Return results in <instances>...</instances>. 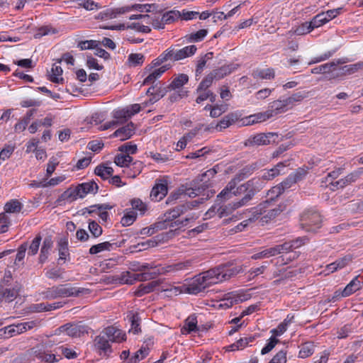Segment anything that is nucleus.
Segmentation results:
<instances>
[{
    "mask_svg": "<svg viewBox=\"0 0 363 363\" xmlns=\"http://www.w3.org/2000/svg\"><path fill=\"white\" fill-rule=\"evenodd\" d=\"M115 243H111L109 242H104L97 245H92L89 250L90 255H96L103 251H111L113 249V246Z\"/></svg>",
    "mask_w": 363,
    "mask_h": 363,
    "instance_id": "nucleus-33",
    "label": "nucleus"
},
{
    "mask_svg": "<svg viewBox=\"0 0 363 363\" xmlns=\"http://www.w3.org/2000/svg\"><path fill=\"white\" fill-rule=\"evenodd\" d=\"M286 209V206L284 204H280L278 207H276L273 209H270L266 211V213L261 218V220L264 223H267L269 220L274 219L278 215H279L282 211Z\"/></svg>",
    "mask_w": 363,
    "mask_h": 363,
    "instance_id": "nucleus-31",
    "label": "nucleus"
},
{
    "mask_svg": "<svg viewBox=\"0 0 363 363\" xmlns=\"http://www.w3.org/2000/svg\"><path fill=\"white\" fill-rule=\"evenodd\" d=\"M62 69L60 65L53 64L51 69L50 79L55 83L62 82L63 81V78H59L58 77L62 75Z\"/></svg>",
    "mask_w": 363,
    "mask_h": 363,
    "instance_id": "nucleus-44",
    "label": "nucleus"
},
{
    "mask_svg": "<svg viewBox=\"0 0 363 363\" xmlns=\"http://www.w3.org/2000/svg\"><path fill=\"white\" fill-rule=\"evenodd\" d=\"M164 225V223L157 222L151 225L150 227L143 228V229H141L140 231V234L142 235L150 236L155 233L156 232H157L158 230H164L165 226Z\"/></svg>",
    "mask_w": 363,
    "mask_h": 363,
    "instance_id": "nucleus-37",
    "label": "nucleus"
},
{
    "mask_svg": "<svg viewBox=\"0 0 363 363\" xmlns=\"http://www.w3.org/2000/svg\"><path fill=\"white\" fill-rule=\"evenodd\" d=\"M245 300V298L244 295L237 294L232 292L225 295V298L223 299L224 303L220 304V306H225L226 308H230L234 304L242 302Z\"/></svg>",
    "mask_w": 363,
    "mask_h": 363,
    "instance_id": "nucleus-28",
    "label": "nucleus"
},
{
    "mask_svg": "<svg viewBox=\"0 0 363 363\" xmlns=\"http://www.w3.org/2000/svg\"><path fill=\"white\" fill-rule=\"evenodd\" d=\"M193 206L194 205L191 202L178 205L167 211L165 213L164 216L165 218H167L168 220H175L182 215H184L189 211L191 210Z\"/></svg>",
    "mask_w": 363,
    "mask_h": 363,
    "instance_id": "nucleus-12",
    "label": "nucleus"
},
{
    "mask_svg": "<svg viewBox=\"0 0 363 363\" xmlns=\"http://www.w3.org/2000/svg\"><path fill=\"white\" fill-rule=\"evenodd\" d=\"M315 346L313 342H305L301 345V349L298 353L300 358H307L314 353Z\"/></svg>",
    "mask_w": 363,
    "mask_h": 363,
    "instance_id": "nucleus-39",
    "label": "nucleus"
},
{
    "mask_svg": "<svg viewBox=\"0 0 363 363\" xmlns=\"http://www.w3.org/2000/svg\"><path fill=\"white\" fill-rule=\"evenodd\" d=\"M87 291L84 288H77L72 286L69 284H65L48 288L43 292V295L45 298L51 300L59 298L78 296Z\"/></svg>",
    "mask_w": 363,
    "mask_h": 363,
    "instance_id": "nucleus-3",
    "label": "nucleus"
},
{
    "mask_svg": "<svg viewBox=\"0 0 363 363\" xmlns=\"http://www.w3.org/2000/svg\"><path fill=\"white\" fill-rule=\"evenodd\" d=\"M178 235V229L171 230L167 232L160 233L152 238L147 240L145 241V244H147V247H154L159 243L165 242Z\"/></svg>",
    "mask_w": 363,
    "mask_h": 363,
    "instance_id": "nucleus-11",
    "label": "nucleus"
},
{
    "mask_svg": "<svg viewBox=\"0 0 363 363\" xmlns=\"http://www.w3.org/2000/svg\"><path fill=\"white\" fill-rule=\"evenodd\" d=\"M181 17V12L179 11H169L162 15V21L165 24H169Z\"/></svg>",
    "mask_w": 363,
    "mask_h": 363,
    "instance_id": "nucleus-49",
    "label": "nucleus"
},
{
    "mask_svg": "<svg viewBox=\"0 0 363 363\" xmlns=\"http://www.w3.org/2000/svg\"><path fill=\"white\" fill-rule=\"evenodd\" d=\"M197 317L195 314L189 315L184 321V325L181 329L182 335L190 334L192 332H197L199 330L197 326Z\"/></svg>",
    "mask_w": 363,
    "mask_h": 363,
    "instance_id": "nucleus-20",
    "label": "nucleus"
},
{
    "mask_svg": "<svg viewBox=\"0 0 363 363\" xmlns=\"http://www.w3.org/2000/svg\"><path fill=\"white\" fill-rule=\"evenodd\" d=\"M239 266H233V264H223L217 267L209 269L210 274L216 279V284L223 281L228 280L232 277L238 274L241 271Z\"/></svg>",
    "mask_w": 363,
    "mask_h": 363,
    "instance_id": "nucleus-5",
    "label": "nucleus"
},
{
    "mask_svg": "<svg viewBox=\"0 0 363 363\" xmlns=\"http://www.w3.org/2000/svg\"><path fill=\"white\" fill-rule=\"evenodd\" d=\"M159 286L158 281H153L146 284H140L138 289L135 291V295L138 297H141L143 295L152 291L156 286Z\"/></svg>",
    "mask_w": 363,
    "mask_h": 363,
    "instance_id": "nucleus-30",
    "label": "nucleus"
},
{
    "mask_svg": "<svg viewBox=\"0 0 363 363\" xmlns=\"http://www.w3.org/2000/svg\"><path fill=\"white\" fill-rule=\"evenodd\" d=\"M59 259L58 261H65L67 256L69 255L68 244L66 241H60L58 244Z\"/></svg>",
    "mask_w": 363,
    "mask_h": 363,
    "instance_id": "nucleus-51",
    "label": "nucleus"
},
{
    "mask_svg": "<svg viewBox=\"0 0 363 363\" xmlns=\"http://www.w3.org/2000/svg\"><path fill=\"white\" fill-rule=\"evenodd\" d=\"M121 284H133L135 282V273L123 272L118 278Z\"/></svg>",
    "mask_w": 363,
    "mask_h": 363,
    "instance_id": "nucleus-47",
    "label": "nucleus"
},
{
    "mask_svg": "<svg viewBox=\"0 0 363 363\" xmlns=\"http://www.w3.org/2000/svg\"><path fill=\"white\" fill-rule=\"evenodd\" d=\"M167 183L166 182L156 184L150 192V198L155 201H160L167 194Z\"/></svg>",
    "mask_w": 363,
    "mask_h": 363,
    "instance_id": "nucleus-19",
    "label": "nucleus"
},
{
    "mask_svg": "<svg viewBox=\"0 0 363 363\" xmlns=\"http://www.w3.org/2000/svg\"><path fill=\"white\" fill-rule=\"evenodd\" d=\"M236 192H231L230 191H225L224 188L220 194L217 196L216 202H225L229 199H230L233 196L235 195Z\"/></svg>",
    "mask_w": 363,
    "mask_h": 363,
    "instance_id": "nucleus-63",
    "label": "nucleus"
},
{
    "mask_svg": "<svg viewBox=\"0 0 363 363\" xmlns=\"http://www.w3.org/2000/svg\"><path fill=\"white\" fill-rule=\"evenodd\" d=\"M328 22V21L327 20V17L325 16V14H323V12L315 16L311 21L313 28H319Z\"/></svg>",
    "mask_w": 363,
    "mask_h": 363,
    "instance_id": "nucleus-54",
    "label": "nucleus"
},
{
    "mask_svg": "<svg viewBox=\"0 0 363 363\" xmlns=\"http://www.w3.org/2000/svg\"><path fill=\"white\" fill-rule=\"evenodd\" d=\"M255 79H270L274 77V71L273 69L267 68L264 69H257L252 73Z\"/></svg>",
    "mask_w": 363,
    "mask_h": 363,
    "instance_id": "nucleus-42",
    "label": "nucleus"
},
{
    "mask_svg": "<svg viewBox=\"0 0 363 363\" xmlns=\"http://www.w3.org/2000/svg\"><path fill=\"white\" fill-rule=\"evenodd\" d=\"M275 256L274 253L273 247L265 249L259 252L255 253L251 256L252 259H261L264 258H269L270 257Z\"/></svg>",
    "mask_w": 363,
    "mask_h": 363,
    "instance_id": "nucleus-57",
    "label": "nucleus"
},
{
    "mask_svg": "<svg viewBox=\"0 0 363 363\" xmlns=\"http://www.w3.org/2000/svg\"><path fill=\"white\" fill-rule=\"evenodd\" d=\"M79 6H82L87 11L98 10L101 6L92 0H76Z\"/></svg>",
    "mask_w": 363,
    "mask_h": 363,
    "instance_id": "nucleus-52",
    "label": "nucleus"
},
{
    "mask_svg": "<svg viewBox=\"0 0 363 363\" xmlns=\"http://www.w3.org/2000/svg\"><path fill=\"white\" fill-rule=\"evenodd\" d=\"M23 327L21 323L16 325H10L7 327L0 329V337L4 336L6 338L13 337L16 335L24 333Z\"/></svg>",
    "mask_w": 363,
    "mask_h": 363,
    "instance_id": "nucleus-22",
    "label": "nucleus"
},
{
    "mask_svg": "<svg viewBox=\"0 0 363 363\" xmlns=\"http://www.w3.org/2000/svg\"><path fill=\"white\" fill-rule=\"evenodd\" d=\"M41 236L37 235L32 241L29 250H28V255H35L39 249V246L41 241Z\"/></svg>",
    "mask_w": 363,
    "mask_h": 363,
    "instance_id": "nucleus-62",
    "label": "nucleus"
},
{
    "mask_svg": "<svg viewBox=\"0 0 363 363\" xmlns=\"http://www.w3.org/2000/svg\"><path fill=\"white\" fill-rule=\"evenodd\" d=\"M145 60V56L141 53H131L128 56V62L130 66L136 67L142 65Z\"/></svg>",
    "mask_w": 363,
    "mask_h": 363,
    "instance_id": "nucleus-45",
    "label": "nucleus"
},
{
    "mask_svg": "<svg viewBox=\"0 0 363 363\" xmlns=\"http://www.w3.org/2000/svg\"><path fill=\"white\" fill-rule=\"evenodd\" d=\"M79 198L77 187L69 188L65 191L60 196L59 200L60 201H68L72 202Z\"/></svg>",
    "mask_w": 363,
    "mask_h": 363,
    "instance_id": "nucleus-38",
    "label": "nucleus"
},
{
    "mask_svg": "<svg viewBox=\"0 0 363 363\" xmlns=\"http://www.w3.org/2000/svg\"><path fill=\"white\" fill-rule=\"evenodd\" d=\"M18 296V289L14 286L0 282V303L3 299L7 302L13 301Z\"/></svg>",
    "mask_w": 363,
    "mask_h": 363,
    "instance_id": "nucleus-14",
    "label": "nucleus"
},
{
    "mask_svg": "<svg viewBox=\"0 0 363 363\" xmlns=\"http://www.w3.org/2000/svg\"><path fill=\"white\" fill-rule=\"evenodd\" d=\"M272 133H258L249 137L244 143L245 147H255L259 145H267L270 143V138L274 137Z\"/></svg>",
    "mask_w": 363,
    "mask_h": 363,
    "instance_id": "nucleus-10",
    "label": "nucleus"
},
{
    "mask_svg": "<svg viewBox=\"0 0 363 363\" xmlns=\"http://www.w3.org/2000/svg\"><path fill=\"white\" fill-rule=\"evenodd\" d=\"M52 246V241L50 238H45L43 246L40 250V254L39 257V262L44 263L48 259L49 252Z\"/></svg>",
    "mask_w": 363,
    "mask_h": 363,
    "instance_id": "nucleus-32",
    "label": "nucleus"
},
{
    "mask_svg": "<svg viewBox=\"0 0 363 363\" xmlns=\"http://www.w3.org/2000/svg\"><path fill=\"white\" fill-rule=\"evenodd\" d=\"M137 217V214L133 211L127 212L121 218V223L123 226H129L133 223Z\"/></svg>",
    "mask_w": 363,
    "mask_h": 363,
    "instance_id": "nucleus-55",
    "label": "nucleus"
},
{
    "mask_svg": "<svg viewBox=\"0 0 363 363\" xmlns=\"http://www.w3.org/2000/svg\"><path fill=\"white\" fill-rule=\"evenodd\" d=\"M113 118H116L117 120L116 121H118V123L125 122L129 118H130L128 109H120L115 111Z\"/></svg>",
    "mask_w": 363,
    "mask_h": 363,
    "instance_id": "nucleus-58",
    "label": "nucleus"
},
{
    "mask_svg": "<svg viewBox=\"0 0 363 363\" xmlns=\"http://www.w3.org/2000/svg\"><path fill=\"white\" fill-rule=\"evenodd\" d=\"M236 69V66L230 64L227 65H223L218 69H213L211 73L214 77L215 79L219 80L224 77L230 74L231 72H233Z\"/></svg>",
    "mask_w": 363,
    "mask_h": 363,
    "instance_id": "nucleus-27",
    "label": "nucleus"
},
{
    "mask_svg": "<svg viewBox=\"0 0 363 363\" xmlns=\"http://www.w3.org/2000/svg\"><path fill=\"white\" fill-rule=\"evenodd\" d=\"M32 354L41 362L52 363L58 361L55 354L48 352L43 345H37L32 348Z\"/></svg>",
    "mask_w": 363,
    "mask_h": 363,
    "instance_id": "nucleus-13",
    "label": "nucleus"
},
{
    "mask_svg": "<svg viewBox=\"0 0 363 363\" xmlns=\"http://www.w3.org/2000/svg\"><path fill=\"white\" fill-rule=\"evenodd\" d=\"M198 216H196L194 213H189L188 214L185 218L182 220H174L175 222H177V228L176 229H178L179 233H180V228L182 227L186 226L190 223L194 222L196 219H197Z\"/></svg>",
    "mask_w": 363,
    "mask_h": 363,
    "instance_id": "nucleus-50",
    "label": "nucleus"
},
{
    "mask_svg": "<svg viewBox=\"0 0 363 363\" xmlns=\"http://www.w3.org/2000/svg\"><path fill=\"white\" fill-rule=\"evenodd\" d=\"M189 81V77L185 74H180L169 85L168 89H176L182 87L183 85L186 84Z\"/></svg>",
    "mask_w": 363,
    "mask_h": 363,
    "instance_id": "nucleus-41",
    "label": "nucleus"
},
{
    "mask_svg": "<svg viewBox=\"0 0 363 363\" xmlns=\"http://www.w3.org/2000/svg\"><path fill=\"white\" fill-rule=\"evenodd\" d=\"M214 77L209 73L199 84L196 89V92L208 90V88L212 85Z\"/></svg>",
    "mask_w": 363,
    "mask_h": 363,
    "instance_id": "nucleus-46",
    "label": "nucleus"
},
{
    "mask_svg": "<svg viewBox=\"0 0 363 363\" xmlns=\"http://www.w3.org/2000/svg\"><path fill=\"white\" fill-rule=\"evenodd\" d=\"M259 181V180L258 179L254 178L242 184L239 187L240 192H246V194L240 201H236L237 206L240 208L246 205L252 199L255 194L259 191V188L258 186Z\"/></svg>",
    "mask_w": 363,
    "mask_h": 363,
    "instance_id": "nucleus-7",
    "label": "nucleus"
},
{
    "mask_svg": "<svg viewBox=\"0 0 363 363\" xmlns=\"http://www.w3.org/2000/svg\"><path fill=\"white\" fill-rule=\"evenodd\" d=\"M286 352L281 350L269 361V363H286Z\"/></svg>",
    "mask_w": 363,
    "mask_h": 363,
    "instance_id": "nucleus-64",
    "label": "nucleus"
},
{
    "mask_svg": "<svg viewBox=\"0 0 363 363\" xmlns=\"http://www.w3.org/2000/svg\"><path fill=\"white\" fill-rule=\"evenodd\" d=\"M363 282L359 280L358 277L354 278L342 291L341 296L347 297L360 289Z\"/></svg>",
    "mask_w": 363,
    "mask_h": 363,
    "instance_id": "nucleus-24",
    "label": "nucleus"
},
{
    "mask_svg": "<svg viewBox=\"0 0 363 363\" xmlns=\"http://www.w3.org/2000/svg\"><path fill=\"white\" fill-rule=\"evenodd\" d=\"M76 187L81 199L85 197L88 194H96L99 189V186L94 181L82 183Z\"/></svg>",
    "mask_w": 363,
    "mask_h": 363,
    "instance_id": "nucleus-18",
    "label": "nucleus"
},
{
    "mask_svg": "<svg viewBox=\"0 0 363 363\" xmlns=\"http://www.w3.org/2000/svg\"><path fill=\"white\" fill-rule=\"evenodd\" d=\"M134 124L130 122L126 125L116 130L113 136L121 138V140H125L134 134Z\"/></svg>",
    "mask_w": 363,
    "mask_h": 363,
    "instance_id": "nucleus-25",
    "label": "nucleus"
},
{
    "mask_svg": "<svg viewBox=\"0 0 363 363\" xmlns=\"http://www.w3.org/2000/svg\"><path fill=\"white\" fill-rule=\"evenodd\" d=\"M213 284H216V279L213 278L210 271L208 270L195 276L189 284H184L180 287H174L170 291L174 290L175 293L185 292L196 295Z\"/></svg>",
    "mask_w": 363,
    "mask_h": 363,
    "instance_id": "nucleus-2",
    "label": "nucleus"
},
{
    "mask_svg": "<svg viewBox=\"0 0 363 363\" xmlns=\"http://www.w3.org/2000/svg\"><path fill=\"white\" fill-rule=\"evenodd\" d=\"M58 330L72 337H79L83 333L81 326L72 323L60 326Z\"/></svg>",
    "mask_w": 363,
    "mask_h": 363,
    "instance_id": "nucleus-21",
    "label": "nucleus"
},
{
    "mask_svg": "<svg viewBox=\"0 0 363 363\" xmlns=\"http://www.w3.org/2000/svg\"><path fill=\"white\" fill-rule=\"evenodd\" d=\"M303 244L302 239L298 238L296 240L285 242L281 245H278L272 247L274 255H277L281 253H288L294 249L301 247Z\"/></svg>",
    "mask_w": 363,
    "mask_h": 363,
    "instance_id": "nucleus-15",
    "label": "nucleus"
},
{
    "mask_svg": "<svg viewBox=\"0 0 363 363\" xmlns=\"http://www.w3.org/2000/svg\"><path fill=\"white\" fill-rule=\"evenodd\" d=\"M286 111L282 100H276L269 104L268 111L272 117Z\"/></svg>",
    "mask_w": 363,
    "mask_h": 363,
    "instance_id": "nucleus-34",
    "label": "nucleus"
},
{
    "mask_svg": "<svg viewBox=\"0 0 363 363\" xmlns=\"http://www.w3.org/2000/svg\"><path fill=\"white\" fill-rule=\"evenodd\" d=\"M130 11H131V8L130 6H124L112 10H108L106 12L104 13H101L99 15L102 19L104 18H116L118 14H123Z\"/></svg>",
    "mask_w": 363,
    "mask_h": 363,
    "instance_id": "nucleus-36",
    "label": "nucleus"
},
{
    "mask_svg": "<svg viewBox=\"0 0 363 363\" xmlns=\"http://www.w3.org/2000/svg\"><path fill=\"white\" fill-rule=\"evenodd\" d=\"M98 45H99V41L90 40L80 41L77 46L80 48L81 50H84L87 49H94Z\"/></svg>",
    "mask_w": 363,
    "mask_h": 363,
    "instance_id": "nucleus-60",
    "label": "nucleus"
},
{
    "mask_svg": "<svg viewBox=\"0 0 363 363\" xmlns=\"http://www.w3.org/2000/svg\"><path fill=\"white\" fill-rule=\"evenodd\" d=\"M178 45H172L167 50L170 57V60L179 61L184 58L191 57L195 54L197 50L196 45H189L181 49H177Z\"/></svg>",
    "mask_w": 363,
    "mask_h": 363,
    "instance_id": "nucleus-8",
    "label": "nucleus"
},
{
    "mask_svg": "<svg viewBox=\"0 0 363 363\" xmlns=\"http://www.w3.org/2000/svg\"><path fill=\"white\" fill-rule=\"evenodd\" d=\"M321 223L320 213L313 209L305 211L300 218V226L307 232H315L321 227Z\"/></svg>",
    "mask_w": 363,
    "mask_h": 363,
    "instance_id": "nucleus-4",
    "label": "nucleus"
},
{
    "mask_svg": "<svg viewBox=\"0 0 363 363\" xmlns=\"http://www.w3.org/2000/svg\"><path fill=\"white\" fill-rule=\"evenodd\" d=\"M193 262V260L188 259L169 265L166 267H162V270L165 271V273L186 270L192 267Z\"/></svg>",
    "mask_w": 363,
    "mask_h": 363,
    "instance_id": "nucleus-26",
    "label": "nucleus"
},
{
    "mask_svg": "<svg viewBox=\"0 0 363 363\" xmlns=\"http://www.w3.org/2000/svg\"><path fill=\"white\" fill-rule=\"evenodd\" d=\"M109 342H121L125 340V334L114 326H108L102 331Z\"/></svg>",
    "mask_w": 363,
    "mask_h": 363,
    "instance_id": "nucleus-16",
    "label": "nucleus"
},
{
    "mask_svg": "<svg viewBox=\"0 0 363 363\" xmlns=\"http://www.w3.org/2000/svg\"><path fill=\"white\" fill-rule=\"evenodd\" d=\"M23 208L22 203L17 199H12L7 202L4 206L6 213H19Z\"/></svg>",
    "mask_w": 363,
    "mask_h": 363,
    "instance_id": "nucleus-40",
    "label": "nucleus"
},
{
    "mask_svg": "<svg viewBox=\"0 0 363 363\" xmlns=\"http://www.w3.org/2000/svg\"><path fill=\"white\" fill-rule=\"evenodd\" d=\"M313 29L314 28H313L311 21L310 22L306 21V22L302 23L298 27H297L295 29L294 33H296V35H303L310 33Z\"/></svg>",
    "mask_w": 363,
    "mask_h": 363,
    "instance_id": "nucleus-56",
    "label": "nucleus"
},
{
    "mask_svg": "<svg viewBox=\"0 0 363 363\" xmlns=\"http://www.w3.org/2000/svg\"><path fill=\"white\" fill-rule=\"evenodd\" d=\"M216 173L214 169H211L205 173L200 175L198 178L194 179L190 183V186L185 190V194L189 197H195L201 196V200H208L215 194L214 190L209 189L211 184L208 179L206 180V177L213 176Z\"/></svg>",
    "mask_w": 363,
    "mask_h": 363,
    "instance_id": "nucleus-1",
    "label": "nucleus"
},
{
    "mask_svg": "<svg viewBox=\"0 0 363 363\" xmlns=\"http://www.w3.org/2000/svg\"><path fill=\"white\" fill-rule=\"evenodd\" d=\"M89 230L94 238L99 237L103 232L102 228L95 220H89Z\"/></svg>",
    "mask_w": 363,
    "mask_h": 363,
    "instance_id": "nucleus-59",
    "label": "nucleus"
},
{
    "mask_svg": "<svg viewBox=\"0 0 363 363\" xmlns=\"http://www.w3.org/2000/svg\"><path fill=\"white\" fill-rule=\"evenodd\" d=\"M241 118V114L238 112H231L223 117V118L217 123L216 128L221 131L234 124Z\"/></svg>",
    "mask_w": 363,
    "mask_h": 363,
    "instance_id": "nucleus-17",
    "label": "nucleus"
},
{
    "mask_svg": "<svg viewBox=\"0 0 363 363\" xmlns=\"http://www.w3.org/2000/svg\"><path fill=\"white\" fill-rule=\"evenodd\" d=\"M57 30L50 26H45L38 28L36 33L34 35L35 38H40L44 35H49L50 33L55 34Z\"/></svg>",
    "mask_w": 363,
    "mask_h": 363,
    "instance_id": "nucleus-53",
    "label": "nucleus"
},
{
    "mask_svg": "<svg viewBox=\"0 0 363 363\" xmlns=\"http://www.w3.org/2000/svg\"><path fill=\"white\" fill-rule=\"evenodd\" d=\"M283 192V187H281L279 184L273 186L267 193L268 199L273 201L282 194Z\"/></svg>",
    "mask_w": 363,
    "mask_h": 363,
    "instance_id": "nucleus-61",
    "label": "nucleus"
},
{
    "mask_svg": "<svg viewBox=\"0 0 363 363\" xmlns=\"http://www.w3.org/2000/svg\"><path fill=\"white\" fill-rule=\"evenodd\" d=\"M109 340L102 332L94 340V348L99 355L108 357L112 352Z\"/></svg>",
    "mask_w": 363,
    "mask_h": 363,
    "instance_id": "nucleus-9",
    "label": "nucleus"
},
{
    "mask_svg": "<svg viewBox=\"0 0 363 363\" xmlns=\"http://www.w3.org/2000/svg\"><path fill=\"white\" fill-rule=\"evenodd\" d=\"M239 208L237 206L236 202H232L228 204H224L222 202H216L208 211L206 213L207 218H212L217 215L219 218L227 217L233 213V212Z\"/></svg>",
    "mask_w": 363,
    "mask_h": 363,
    "instance_id": "nucleus-6",
    "label": "nucleus"
},
{
    "mask_svg": "<svg viewBox=\"0 0 363 363\" xmlns=\"http://www.w3.org/2000/svg\"><path fill=\"white\" fill-rule=\"evenodd\" d=\"M133 161V157L129 155H118L115 157L114 162L120 167H128Z\"/></svg>",
    "mask_w": 363,
    "mask_h": 363,
    "instance_id": "nucleus-48",
    "label": "nucleus"
},
{
    "mask_svg": "<svg viewBox=\"0 0 363 363\" xmlns=\"http://www.w3.org/2000/svg\"><path fill=\"white\" fill-rule=\"evenodd\" d=\"M267 203H268L267 200L265 201L264 203H261L256 208H252V211L250 212V216L248 218V220H250V222H253L258 219L261 220L262 215L266 213V210L263 209L265 208V204Z\"/></svg>",
    "mask_w": 363,
    "mask_h": 363,
    "instance_id": "nucleus-35",
    "label": "nucleus"
},
{
    "mask_svg": "<svg viewBox=\"0 0 363 363\" xmlns=\"http://www.w3.org/2000/svg\"><path fill=\"white\" fill-rule=\"evenodd\" d=\"M165 271L162 270L160 268H155L153 271L144 272L142 273H135V281H145L150 279H155L158 275L164 274Z\"/></svg>",
    "mask_w": 363,
    "mask_h": 363,
    "instance_id": "nucleus-23",
    "label": "nucleus"
},
{
    "mask_svg": "<svg viewBox=\"0 0 363 363\" xmlns=\"http://www.w3.org/2000/svg\"><path fill=\"white\" fill-rule=\"evenodd\" d=\"M345 61L338 60L337 62H331L326 63L318 67H314L311 69L313 74H325L330 73L334 70L338 64L344 63Z\"/></svg>",
    "mask_w": 363,
    "mask_h": 363,
    "instance_id": "nucleus-29",
    "label": "nucleus"
},
{
    "mask_svg": "<svg viewBox=\"0 0 363 363\" xmlns=\"http://www.w3.org/2000/svg\"><path fill=\"white\" fill-rule=\"evenodd\" d=\"M208 30L206 29H201L196 33H191L185 36L186 43L199 42L201 41L207 35Z\"/></svg>",
    "mask_w": 363,
    "mask_h": 363,
    "instance_id": "nucleus-43",
    "label": "nucleus"
}]
</instances>
